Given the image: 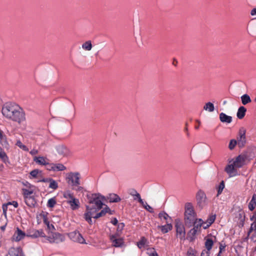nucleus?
Returning a JSON list of instances; mask_svg holds the SVG:
<instances>
[{
    "instance_id": "nucleus-1",
    "label": "nucleus",
    "mask_w": 256,
    "mask_h": 256,
    "mask_svg": "<svg viewBox=\"0 0 256 256\" xmlns=\"http://www.w3.org/2000/svg\"><path fill=\"white\" fill-rule=\"evenodd\" d=\"M88 199L89 205L86 206V212L84 214V218L90 224H92V216L102 207L104 196L100 194H93L88 195Z\"/></svg>"
},
{
    "instance_id": "nucleus-2",
    "label": "nucleus",
    "mask_w": 256,
    "mask_h": 256,
    "mask_svg": "<svg viewBox=\"0 0 256 256\" xmlns=\"http://www.w3.org/2000/svg\"><path fill=\"white\" fill-rule=\"evenodd\" d=\"M2 113L7 118L18 124H21L26 120L24 110L19 106L15 104H6L2 107Z\"/></svg>"
},
{
    "instance_id": "nucleus-3",
    "label": "nucleus",
    "mask_w": 256,
    "mask_h": 256,
    "mask_svg": "<svg viewBox=\"0 0 256 256\" xmlns=\"http://www.w3.org/2000/svg\"><path fill=\"white\" fill-rule=\"evenodd\" d=\"M196 220V214L191 203H186L185 205L184 222L188 227L192 226Z\"/></svg>"
},
{
    "instance_id": "nucleus-4",
    "label": "nucleus",
    "mask_w": 256,
    "mask_h": 256,
    "mask_svg": "<svg viewBox=\"0 0 256 256\" xmlns=\"http://www.w3.org/2000/svg\"><path fill=\"white\" fill-rule=\"evenodd\" d=\"M68 184L71 186L80 184V174L78 172H70L66 174Z\"/></svg>"
},
{
    "instance_id": "nucleus-5",
    "label": "nucleus",
    "mask_w": 256,
    "mask_h": 256,
    "mask_svg": "<svg viewBox=\"0 0 256 256\" xmlns=\"http://www.w3.org/2000/svg\"><path fill=\"white\" fill-rule=\"evenodd\" d=\"M196 200L198 206L200 208H203L208 204V200L205 193L200 190L196 194Z\"/></svg>"
},
{
    "instance_id": "nucleus-6",
    "label": "nucleus",
    "mask_w": 256,
    "mask_h": 256,
    "mask_svg": "<svg viewBox=\"0 0 256 256\" xmlns=\"http://www.w3.org/2000/svg\"><path fill=\"white\" fill-rule=\"evenodd\" d=\"M175 228L176 229V236L181 240H185L186 231L183 224L180 220L176 219L175 220Z\"/></svg>"
},
{
    "instance_id": "nucleus-7",
    "label": "nucleus",
    "mask_w": 256,
    "mask_h": 256,
    "mask_svg": "<svg viewBox=\"0 0 256 256\" xmlns=\"http://www.w3.org/2000/svg\"><path fill=\"white\" fill-rule=\"evenodd\" d=\"M69 238L74 242L80 244H86V240L78 231L74 230L68 234Z\"/></svg>"
},
{
    "instance_id": "nucleus-8",
    "label": "nucleus",
    "mask_w": 256,
    "mask_h": 256,
    "mask_svg": "<svg viewBox=\"0 0 256 256\" xmlns=\"http://www.w3.org/2000/svg\"><path fill=\"white\" fill-rule=\"evenodd\" d=\"M46 240L50 243H60L64 240V236L58 232L52 233L49 236L45 237Z\"/></svg>"
},
{
    "instance_id": "nucleus-9",
    "label": "nucleus",
    "mask_w": 256,
    "mask_h": 256,
    "mask_svg": "<svg viewBox=\"0 0 256 256\" xmlns=\"http://www.w3.org/2000/svg\"><path fill=\"white\" fill-rule=\"evenodd\" d=\"M237 143L240 148H242L246 144V130L241 128L237 136Z\"/></svg>"
},
{
    "instance_id": "nucleus-10",
    "label": "nucleus",
    "mask_w": 256,
    "mask_h": 256,
    "mask_svg": "<svg viewBox=\"0 0 256 256\" xmlns=\"http://www.w3.org/2000/svg\"><path fill=\"white\" fill-rule=\"evenodd\" d=\"M246 158L245 155L240 154L236 158L232 164L238 168H240L245 164Z\"/></svg>"
},
{
    "instance_id": "nucleus-11",
    "label": "nucleus",
    "mask_w": 256,
    "mask_h": 256,
    "mask_svg": "<svg viewBox=\"0 0 256 256\" xmlns=\"http://www.w3.org/2000/svg\"><path fill=\"white\" fill-rule=\"evenodd\" d=\"M56 148L58 154L62 156H67L70 154V150L64 145H58L56 146Z\"/></svg>"
},
{
    "instance_id": "nucleus-12",
    "label": "nucleus",
    "mask_w": 256,
    "mask_h": 256,
    "mask_svg": "<svg viewBox=\"0 0 256 256\" xmlns=\"http://www.w3.org/2000/svg\"><path fill=\"white\" fill-rule=\"evenodd\" d=\"M237 168L232 164L228 165L225 168V171L230 177L235 176L238 175Z\"/></svg>"
},
{
    "instance_id": "nucleus-13",
    "label": "nucleus",
    "mask_w": 256,
    "mask_h": 256,
    "mask_svg": "<svg viewBox=\"0 0 256 256\" xmlns=\"http://www.w3.org/2000/svg\"><path fill=\"white\" fill-rule=\"evenodd\" d=\"M110 239L112 242V246L116 248L121 247L124 244V241L122 238H117L115 235H112L110 236Z\"/></svg>"
},
{
    "instance_id": "nucleus-14",
    "label": "nucleus",
    "mask_w": 256,
    "mask_h": 256,
    "mask_svg": "<svg viewBox=\"0 0 256 256\" xmlns=\"http://www.w3.org/2000/svg\"><path fill=\"white\" fill-rule=\"evenodd\" d=\"M26 236V234L19 228H17L13 236V238L16 242H19Z\"/></svg>"
},
{
    "instance_id": "nucleus-15",
    "label": "nucleus",
    "mask_w": 256,
    "mask_h": 256,
    "mask_svg": "<svg viewBox=\"0 0 256 256\" xmlns=\"http://www.w3.org/2000/svg\"><path fill=\"white\" fill-rule=\"evenodd\" d=\"M34 161L37 164L41 166H46L48 164V159L44 156H34Z\"/></svg>"
},
{
    "instance_id": "nucleus-16",
    "label": "nucleus",
    "mask_w": 256,
    "mask_h": 256,
    "mask_svg": "<svg viewBox=\"0 0 256 256\" xmlns=\"http://www.w3.org/2000/svg\"><path fill=\"white\" fill-rule=\"evenodd\" d=\"M10 256H24L22 250L20 248H12L9 250Z\"/></svg>"
},
{
    "instance_id": "nucleus-17",
    "label": "nucleus",
    "mask_w": 256,
    "mask_h": 256,
    "mask_svg": "<svg viewBox=\"0 0 256 256\" xmlns=\"http://www.w3.org/2000/svg\"><path fill=\"white\" fill-rule=\"evenodd\" d=\"M68 204L70 206L72 210H78L80 206V202L78 199L74 198L71 201H68Z\"/></svg>"
},
{
    "instance_id": "nucleus-18",
    "label": "nucleus",
    "mask_w": 256,
    "mask_h": 256,
    "mask_svg": "<svg viewBox=\"0 0 256 256\" xmlns=\"http://www.w3.org/2000/svg\"><path fill=\"white\" fill-rule=\"evenodd\" d=\"M220 120L222 122L230 124L232 122V117L224 112H221L220 114Z\"/></svg>"
},
{
    "instance_id": "nucleus-19",
    "label": "nucleus",
    "mask_w": 256,
    "mask_h": 256,
    "mask_svg": "<svg viewBox=\"0 0 256 256\" xmlns=\"http://www.w3.org/2000/svg\"><path fill=\"white\" fill-rule=\"evenodd\" d=\"M34 187L30 188H22V190L24 198H28V197H32L31 195L34 193Z\"/></svg>"
},
{
    "instance_id": "nucleus-20",
    "label": "nucleus",
    "mask_w": 256,
    "mask_h": 256,
    "mask_svg": "<svg viewBox=\"0 0 256 256\" xmlns=\"http://www.w3.org/2000/svg\"><path fill=\"white\" fill-rule=\"evenodd\" d=\"M216 219V215H210L207 218L206 222H204V224L203 226V228L204 229H206L208 227H209L215 220Z\"/></svg>"
},
{
    "instance_id": "nucleus-21",
    "label": "nucleus",
    "mask_w": 256,
    "mask_h": 256,
    "mask_svg": "<svg viewBox=\"0 0 256 256\" xmlns=\"http://www.w3.org/2000/svg\"><path fill=\"white\" fill-rule=\"evenodd\" d=\"M166 222L167 224L165 225L158 226V228L160 229L162 232L164 234L167 233L172 228V226L171 224H168V222Z\"/></svg>"
},
{
    "instance_id": "nucleus-22",
    "label": "nucleus",
    "mask_w": 256,
    "mask_h": 256,
    "mask_svg": "<svg viewBox=\"0 0 256 256\" xmlns=\"http://www.w3.org/2000/svg\"><path fill=\"white\" fill-rule=\"evenodd\" d=\"M30 236L33 238H36L38 237H46L45 234L42 230H35L33 232L32 234L30 235Z\"/></svg>"
},
{
    "instance_id": "nucleus-23",
    "label": "nucleus",
    "mask_w": 256,
    "mask_h": 256,
    "mask_svg": "<svg viewBox=\"0 0 256 256\" xmlns=\"http://www.w3.org/2000/svg\"><path fill=\"white\" fill-rule=\"evenodd\" d=\"M246 109L243 106H240L236 113V116L239 119H242L245 116Z\"/></svg>"
},
{
    "instance_id": "nucleus-24",
    "label": "nucleus",
    "mask_w": 256,
    "mask_h": 256,
    "mask_svg": "<svg viewBox=\"0 0 256 256\" xmlns=\"http://www.w3.org/2000/svg\"><path fill=\"white\" fill-rule=\"evenodd\" d=\"M110 210V209L108 206H106L104 208L103 210H102L100 212H98L94 214L93 216H92V218H98L100 216H102L104 215L106 213L108 212V211Z\"/></svg>"
},
{
    "instance_id": "nucleus-25",
    "label": "nucleus",
    "mask_w": 256,
    "mask_h": 256,
    "mask_svg": "<svg viewBox=\"0 0 256 256\" xmlns=\"http://www.w3.org/2000/svg\"><path fill=\"white\" fill-rule=\"evenodd\" d=\"M0 158L5 164L8 162V158L4 150L0 146Z\"/></svg>"
},
{
    "instance_id": "nucleus-26",
    "label": "nucleus",
    "mask_w": 256,
    "mask_h": 256,
    "mask_svg": "<svg viewBox=\"0 0 256 256\" xmlns=\"http://www.w3.org/2000/svg\"><path fill=\"white\" fill-rule=\"evenodd\" d=\"M204 110L208 112H212L214 110V105L211 102H206L204 106Z\"/></svg>"
},
{
    "instance_id": "nucleus-27",
    "label": "nucleus",
    "mask_w": 256,
    "mask_h": 256,
    "mask_svg": "<svg viewBox=\"0 0 256 256\" xmlns=\"http://www.w3.org/2000/svg\"><path fill=\"white\" fill-rule=\"evenodd\" d=\"M43 220L44 222L47 226V228L49 230H54L55 229L54 226L52 224H50L45 214H43Z\"/></svg>"
},
{
    "instance_id": "nucleus-28",
    "label": "nucleus",
    "mask_w": 256,
    "mask_h": 256,
    "mask_svg": "<svg viewBox=\"0 0 256 256\" xmlns=\"http://www.w3.org/2000/svg\"><path fill=\"white\" fill-rule=\"evenodd\" d=\"M66 167L62 164H54V172L63 171L66 170Z\"/></svg>"
},
{
    "instance_id": "nucleus-29",
    "label": "nucleus",
    "mask_w": 256,
    "mask_h": 256,
    "mask_svg": "<svg viewBox=\"0 0 256 256\" xmlns=\"http://www.w3.org/2000/svg\"><path fill=\"white\" fill-rule=\"evenodd\" d=\"M24 202L26 205L30 207L34 206L35 204L34 198L32 197H28V198H24Z\"/></svg>"
},
{
    "instance_id": "nucleus-30",
    "label": "nucleus",
    "mask_w": 256,
    "mask_h": 256,
    "mask_svg": "<svg viewBox=\"0 0 256 256\" xmlns=\"http://www.w3.org/2000/svg\"><path fill=\"white\" fill-rule=\"evenodd\" d=\"M242 102L244 105H246L248 103L251 102V99L250 96L247 94H244L240 97Z\"/></svg>"
},
{
    "instance_id": "nucleus-31",
    "label": "nucleus",
    "mask_w": 256,
    "mask_h": 256,
    "mask_svg": "<svg viewBox=\"0 0 256 256\" xmlns=\"http://www.w3.org/2000/svg\"><path fill=\"white\" fill-rule=\"evenodd\" d=\"M64 197L68 201H71L74 198H75L73 195V194L70 190L66 191L63 194Z\"/></svg>"
},
{
    "instance_id": "nucleus-32",
    "label": "nucleus",
    "mask_w": 256,
    "mask_h": 256,
    "mask_svg": "<svg viewBox=\"0 0 256 256\" xmlns=\"http://www.w3.org/2000/svg\"><path fill=\"white\" fill-rule=\"evenodd\" d=\"M256 194L253 195L252 198L248 204V208L250 210H252L256 206Z\"/></svg>"
},
{
    "instance_id": "nucleus-33",
    "label": "nucleus",
    "mask_w": 256,
    "mask_h": 256,
    "mask_svg": "<svg viewBox=\"0 0 256 256\" xmlns=\"http://www.w3.org/2000/svg\"><path fill=\"white\" fill-rule=\"evenodd\" d=\"M147 242V240L144 236H142L140 238V241L137 242L136 245L139 248H142L144 246Z\"/></svg>"
},
{
    "instance_id": "nucleus-34",
    "label": "nucleus",
    "mask_w": 256,
    "mask_h": 256,
    "mask_svg": "<svg viewBox=\"0 0 256 256\" xmlns=\"http://www.w3.org/2000/svg\"><path fill=\"white\" fill-rule=\"evenodd\" d=\"M82 48L88 51H90L92 48V42L90 40L86 41L82 44Z\"/></svg>"
},
{
    "instance_id": "nucleus-35",
    "label": "nucleus",
    "mask_w": 256,
    "mask_h": 256,
    "mask_svg": "<svg viewBox=\"0 0 256 256\" xmlns=\"http://www.w3.org/2000/svg\"><path fill=\"white\" fill-rule=\"evenodd\" d=\"M146 254L148 256H159L154 248H148Z\"/></svg>"
},
{
    "instance_id": "nucleus-36",
    "label": "nucleus",
    "mask_w": 256,
    "mask_h": 256,
    "mask_svg": "<svg viewBox=\"0 0 256 256\" xmlns=\"http://www.w3.org/2000/svg\"><path fill=\"white\" fill-rule=\"evenodd\" d=\"M214 244V242L211 238H207L205 242V246L208 250H210Z\"/></svg>"
},
{
    "instance_id": "nucleus-37",
    "label": "nucleus",
    "mask_w": 256,
    "mask_h": 256,
    "mask_svg": "<svg viewBox=\"0 0 256 256\" xmlns=\"http://www.w3.org/2000/svg\"><path fill=\"white\" fill-rule=\"evenodd\" d=\"M48 181L50 182L48 186L50 188L56 190L58 188V184L55 180L50 178Z\"/></svg>"
},
{
    "instance_id": "nucleus-38",
    "label": "nucleus",
    "mask_w": 256,
    "mask_h": 256,
    "mask_svg": "<svg viewBox=\"0 0 256 256\" xmlns=\"http://www.w3.org/2000/svg\"><path fill=\"white\" fill-rule=\"evenodd\" d=\"M238 224L240 226H243L244 225V222L245 220V216L243 212H240L238 214Z\"/></svg>"
},
{
    "instance_id": "nucleus-39",
    "label": "nucleus",
    "mask_w": 256,
    "mask_h": 256,
    "mask_svg": "<svg viewBox=\"0 0 256 256\" xmlns=\"http://www.w3.org/2000/svg\"><path fill=\"white\" fill-rule=\"evenodd\" d=\"M41 171L39 170L38 169H35L30 172V178H36L38 177V175L40 174Z\"/></svg>"
},
{
    "instance_id": "nucleus-40",
    "label": "nucleus",
    "mask_w": 256,
    "mask_h": 256,
    "mask_svg": "<svg viewBox=\"0 0 256 256\" xmlns=\"http://www.w3.org/2000/svg\"><path fill=\"white\" fill-rule=\"evenodd\" d=\"M120 200V198L116 194L110 196V201L113 202H117Z\"/></svg>"
},
{
    "instance_id": "nucleus-41",
    "label": "nucleus",
    "mask_w": 256,
    "mask_h": 256,
    "mask_svg": "<svg viewBox=\"0 0 256 256\" xmlns=\"http://www.w3.org/2000/svg\"><path fill=\"white\" fill-rule=\"evenodd\" d=\"M204 225V222H202V220L201 218L197 220H195L194 223L192 226H198V230L200 228V227Z\"/></svg>"
},
{
    "instance_id": "nucleus-42",
    "label": "nucleus",
    "mask_w": 256,
    "mask_h": 256,
    "mask_svg": "<svg viewBox=\"0 0 256 256\" xmlns=\"http://www.w3.org/2000/svg\"><path fill=\"white\" fill-rule=\"evenodd\" d=\"M144 208L148 211L150 213H153L154 212L153 208L149 206L147 202H144L143 201V204H140Z\"/></svg>"
},
{
    "instance_id": "nucleus-43",
    "label": "nucleus",
    "mask_w": 256,
    "mask_h": 256,
    "mask_svg": "<svg viewBox=\"0 0 256 256\" xmlns=\"http://www.w3.org/2000/svg\"><path fill=\"white\" fill-rule=\"evenodd\" d=\"M158 218L160 220L164 219V220H167L168 218H170L169 216L164 212H160L158 214Z\"/></svg>"
},
{
    "instance_id": "nucleus-44",
    "label": "nucleus",
    "mask_w": 256,
    "mask_h": 256,
    "mask_svg": "<svg viewBox=\"0 0 256 256\" xmlns=\"http://www.w3.org/2000/svg\"><path fill=\"white\" fill-rule=\"evenodd\" d=\"M56 204V201L54 198H51L48 200L47 203V206L48 208H53Z\"/></svg>"
},
{
    "instance_id": "nucleus-45",
    "label": "nucleus",
    "mask_w": 256,
    "mask_h": 256,
    "mask_svg": "<svg viewBox=\"0 0 256 256\" xmlns=\"http://www.w3.org/2000/svg\"><path fill=\"white\" fill-rule=\"evenodd\" d=\"M16 145L24 151H28V148L25 145L23 144L20 140H18L16 142Z\"/></svg>"
},
{
    "instance_id": "nucleus-46",
    "label": "nucleus",
    "mask_w": 256,
    "mask_h": 256,
    "mask_svg": "<svg viewBox=\"0 0 256 256\" xmlns=\"http://www.w3.org/2000/svg\"><path fill=\"white\" fill-rule=\"evenodd\" d=\"M253 231H254L256 233V222L254 221L251 224L250 228L248 232V236H249L250 234Z\"/></svg>"
},
{
    "instance_id": "nucleus-47",
    "label": "nucleus",
    "mask_w": 256,
    "mask_h": 256,
    "mask_svg": "<svg viewBox=\"0 0 256 256\" xmlns=\"http://www.w3.org/2000/svg\"><path fill=\"white\" fill-rule=\"evenodd\" d=\"M236 144H238L236 140L234 139L231 140L228 145V148L230 150H232L234 148Z\"/></svg>"
},
{
    "instance_id": "nucleus-48",
    "label": "nucleus",
    "mask_w": 256,
    "mask_h": 256,
    "mask_svg": "<svg viewBox=\"0 0 256 256\" xmlns=\"http://www.w3.org/2000/svg\"><path fill=\"white\" fill-rule=\"evenodd\" d=\"M224 188V182H222L219 186H218V196L220 194L222 191L223 190Z\"/></svg>"
},
{
    "instance_id": "nucleus-49",
    "label": "nucleus",
    "mask_w": 256,
    "mask_h": 256,
    "mask_svg": "<svg viewBox=\"0 0 256 256\" xmlns=\"http://www.w3.org/2000/svg\"><path fill=\"white\" fill-rule=\"evenodd\" d=\"M198 230V226H194L192 228L189 234L190 235H192V236H194L196 234Z\"/></svg>"
},
{
    "instance_id": "nucleus-50",
    "label": "nucleus",
    "mask_w": 256,
    "mask_h": 256,
    "mask_svg": "<svg viewBox=\"0 0 256 256\" xmlns=\"http://www.w3.org/2000/svg\"><path fill=\"white\" fill-rule=\"evenodd\" d=\"M134 200H138L140 204H143V200L141 198L140 194L137 192L134 196H133Z\"/></svg>"
},
{
    "instance_id": "nucleus-51",
    "label": "nucleus",
    "mask_w": 256,
    "mask_h": 256,
    "mask_svg": "<svg viewBox=\"0 0 256 256\" xmlns=\"http://www.w3.org/2000/svg\"><path fill=\"white\" fill-rule=\"evenodd\" d=\"M46 166L48 170L54 172V163H49L48 162V164Z\"/></svg>"
},
{
    "instance_id": "nucleus-52",
    "label": "nucleus",
    "mask_w": 256,
    "mask_h": 256,
    "mask_svg": "<svg viewBox=\"0 0 256 256\" xmlns=\"http://www.w3.org/2000/svg\"><path fill=\"white\" fill-rule=\"evenodd\" d=\"M22 184L26 187L25 188H28L34 186L27 181L22 182Z\"/></svg>"
},
{
    "instance_id": "nucleus-53",
    "label": "nucleus",
    "mask_w": 256,
    "mask_h": 256,
    "mask_svg": "<svg viewBox=\"0 0 256 256\" xmlns=\"http://www.w3.org/2000/svg\"><path fill=\"white\" fill-rule=\"evenodd\" d=\"M73 187L75 188L74 190L76 192H82L84 190V188L82 186H80V185L78 186H74Z\"/></svg>"
},
{
    "instance_id": "nucleus-54",
    "label": "nucleus",
    "mask_w": 256,
    "mask_h": 256,
    "mask_svg": "<svg viewBox=\"0 0 256 256\" xmlns=\"http://www.w3.org/2000/svg\"><path fill=\"white\" fill-rule=\"evenodd\" d=\"M210 251V250H203L201 253V256H209Z\"/></svg>"
},
{
    "instance_id": "nucleus-55",
    "label": "nucleus",
    "mask_w": 256,
    "mask_h": 256,
    "mask_svg": "<svg viewBox=\"0 0 256 256\" xmlns=\"http://www.w3.org/2000/svg\"><path fill=\"white\" fill-rule=\"evenodd\" d=\"M124 223L122 222V223H120L118 224V232H121L124 228Z\"/></svg>"
},
{
    "instance_id": "nucleus-56",
    "label": "nucleus",
    "mask_w": 256,
    "mask_h": 256,
    "mask_svg": "<svg viewBox=\"0 0 256 256\" xmlns=\"http://www.w3.org/2000/svg\"><path fill=\"white\" fill-rule=\"evenodd\" d=\"M38 151L36 149H32L30 152V154L32 156H34V155L38 154Z\"/></svg>"
},
{
    "instance_id": "nucleus-57",
    "label": "nucleus",
    "mask_w": 256,
    "mask_h": 256,
    "mask_svg": "<svg viewBox=\"0 0 256 256\" xmlns=\"http://www.w3.org/2000/svg\"><path fill=\"white\" fill-rule=\"evenodd\" d=\"M8 204L10 205L12 204L15 208H16L18 206V203L16 201H12V202H8Z\"/></svg>"
},
{
    "instance_id": "nucleus-58",
    "label": "nucleus",
    "mask_w": 256,
    "mask_h": 256,
    "mask_svg": "<svg viewBox=\"0 0 256 256\" xmlns=\"http://www.w3.org/2000/svg\"><path fill=\"white\" fill-rule=\"evenodd\" d=\"M137 192H138L136 190L133 189L130 190V194L133 196H134Z\"/></svg>"
},
{
    "instance_id": "nucleus-59",
    "label": "nucleus",
    "mask_w": 256,
    "mask_h": 256,
    "mask_svg": "<svg viewBox=\"0 0 256 256\" xmlns=\"http://www.w3.org/2000/svg\"><path fill=\"white\" fill-rule=\"evenodd\" d=\"M10 205V204H8V203H7L6 204H4L2 205V211H7L8 210V206Z\"/></svg>"
},
{
    "instance_id": "nucleus-60",
    "label": "nucleus",
    "mask_w": 256,
    "mask_h": 256,
    "mask_svg": "<svg viewBox=\"0 0 256 256\" xmlns=\"http://www.w3.org/2000/svg\"><path fill=\"white\" fill-rule=\"evenodd\" d=\"M250 219L252 221L256 222V212H254Z\"/></svg>"
},
{
    "instance_id": "nucleus-61",
    "label": "nucleus",
    "mask_w": 256,
    "mask_h": 256,
    "mask_svg": "<svg viewBox=\"0 0 256 256\" xmlns=\"http://www.w3.org/2000/svg\"><path fill=\"white\" fill-rule=\"evenodd\" d=\"M111 222L114 224V225H116L118 223V221L117 220V219L116 218H114L112 221H111Z\"/></svg>"
},
{
    "instance_id": "nucleus-62",
    "label": "nucleus",
    "mask_w": 256,
    "mask_h": 256,
    "mask_svg": "<svg viewBox=\"0 0 256 256\" xmlns=\"http://www.w3.org/2000/svg\"><path fill=\"white\" fill-rule=\"evenodd\" d=\"M250 14L252 16H256V8H254L251 10Z\"/></svg>"
},
{
    "instance_id": "nucleus-63",
    "label": "nucleus",
    "mask_w": 256,
    "mask_h": 256,
    "mask_svg": "<svg viewBox=\"0 0 256 256\" xmlns=\"http://www.w3.org/2000/svg\"><path fill=\"white\" fill-rule=\"evenodd\" d=\"M4 138V136L3 134V132L0 129V140H2Z\"/></svg>"
},
{
    "instance_id": "nucleus-64",
    "label": "nucleus",
    "mask_w": 256,
    "mask_h": 256,
    "mask_svg": "<svg viewBox=\"0 0 256 256\" xmlns=\"http://www.w3.org/2000/svg\"><path fill=\"white\" fill-rule=\"evenodd\" d=\"M224 248V246H222V245H220V251L218 252V254H221L222 252V250Z\"/></svg>"
}]
</instances>
